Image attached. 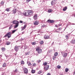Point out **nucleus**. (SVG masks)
Listing matches in <instances>:
<instances>
[{"label":"nucleus","mask_w":75,"mask_h":75,"mask_svg":"<svg viewBox=\"0 0 75 75\" xmlns=\"http://www.w3.org/2000/svg\"><path fill=\"white\" fill-rule=\"evenodd\" d=\"M34 13V11L33 10H29L24 11L23 13L24 16H32Z\"/></svg>","instance_id":"1"},{"label":"nucleus","mask_w":75,"mask_h":75,"mask_svg":"<svg viewBox=\"0 0 75 75\" xmlns=\"http://www.w3.org/2000/svg\"><path fill=\"white\" fill-rule=\"evenodd\" d=\"M13 23L14 24L16 25L14 27V28H17L18 26V25H19V22L18 21L15 20L13 21Z\"/></svg>","instance_id":"2"},{"label":"nucleus","mask_w":75,"mask_h":75,"mask_svg":"<svg viewBox=\"0 0 75 75\" xmlns=\"http://www.w3.org/2000/svg\"><path fill=\"white\" fill-rule=\"evenodd\" d=\"M36 50L37 51L38 54H41L42 52V49L40 48V47L38 46L37 48H36Z\"/></svg>","instance_id":"3"},{"label":"nucleus","mask_w":75,"mask_h":75,"mask_svg":"<svg viewBox=\"0 0 75 75\" xmlns=\"http://www.w3.org/2000/svg\"><path fill=\"white\" fill-rule=\"evenodd\" d=\"M11 32H9L7 33V34H6L4 36V37H7V36H8V38H10V37H11Z\"/></svg>","instance_id":"4"},{"label":"nucleus","mask_w":75,"mask_h":75,"mask_svg":"<svg viewBox=\"0 0 75 75\" xmlns=\"http://www.w3.org/2000/svg\"><path fill=\"white\" fill-rule=\"evenodd\" d=\"M23 70L24 74H27L28 73V69H27L25 68H24L23 69Z\"/></svg>","instance_id":"5"},{"label":"nucleus","mask_w":75,"mask_h":75,"mask_svg":"<svg viewBox=\"0 0 75 75\" xmlns=\"http://www.w3.org/2000/svg\"><path fill=\"white\" fill-rule=\"evenodd\" d=\"M14 49L15 50L16 52H17L18 51L19 49L18 48V46H16L14 47Z\"/></svg>","instance_id":"6"},{"label":"nucleus","mask_w":75,"mask_h":75,"mask_svg":"<svg viewBox=\"0 0 75 75\" xmlns=\"http://www.w3.org/2000/svg\"><path fill=\"white\" fill-rule=\"evenodd\" d=\"M33 19L35 20H36L38 19L37 18V14H35L34 16L33 17Z\"/></svg>","instance_id":"7"},{"label":"nucleus","mask_w":75,"mask_h":75,"mask_svg":"<svg viewBox=\"0 0 75 75\" xmlns=\"http://www.w3.org/2000/svg\"><path fill=\"white\" fill-rule=\"evenodd\" d=\"M47 22L50 23H53L54 22V21L53 20H51L50 19H49L47 21Z\"/></svg>","instance_id":"8"},{"label":"nucleus","mask_w":75,"mask_h":75,"mask_svg":"<svg viewBox=\"0 0 75 75\" xmlns=\"http://www.w3.org/2000/svg\"><path fill=\"white\" fill-rule=\"evenodd\" d=\"M44 38L46 40L47 39H48L49 38H50V36L48 35H45L44 36Z\"/></svg>","instance_id":"9"},{"label":"nucleus","mask_w":75,"mask_h":75,"mask_svg":"<svg viewBox=\"0 0 75 75\" xmlns=\"http://www.w3.org/2000/svg\"><path fill=\"white\" fill-rule=\"evenodd\" d=\"M62 56L63 57H67V53H63L62 54Z\"/></svg>","instance_id":"10"},{"label":"nucleus","mask_w":75,"mask_h":75,"mask_svg":"<svg viewBox=\"0 0 75 75\" xmlns=\"http://www.w3.org/2000/svg\"><path fill=\"white\" fill-rule=\"evenodd\" d=\"M49 68V65H47L46 66V67H44V69L46 71H47L48 69Z\"/></svg>","instance_id":"11"},{"label":"nucleus","mask_w":75,"mask_h":75,"mask_svg":"<svg viewBox=\"0 0 75 75\" xmlns=\"http://www.w3.org/2000/svg\"><path fill=\"white\" fill-rule=\"evenodd\" d=\"M34 25H38L39 24V22L37 21H35L34 23Z\"/></svg>","instance_id":"12"},{"label":"nucleus","mask_w":75,"mask_h":75,"mask_svg":"<svg viewBox=\"0 0 75 75\" xmlns=\"http://www.w3.org/2000/svg\"><path fill=\"white\" fill-rule=\"evenodd\" d=\"M67 7L66 6L65 7H64L63 9V11H66V10H67Z\"/></svg>","instance_id":"13"},{"label":"nucleus","mask_w":75,"mask_h":75,"mask_svg":"<svg viewBox=\"0 0 75 75\" xmlns=\"http://www.w3.org/2000/svg\"><path fill=\"white\" fill-rule=\"evenodd\" d=\"M11 44V42L9 41H7L6 42V44L7 45H10Z\"/></svg>","instance_id":"14"},{"label":"nucleus","mask_w":75,"mask_h":75,"mask_svg":"<svg viewBox=\"0 0 75 75\" xmlns=\"http://www.w3.org/2000/svg\"><path fill=\"white\" fill-rule=\"evenodd\" d=\"M71 42L72 43V44H75V40H72L71 41Z\"/></svg>","instance_id":"15"},{"label":"nucleus","mask_w":75,"mask_h":75,"mask_svg":"<svg viewBox=\"0 0 75 75\" xmlns=\"http://www.w3.org/2000/svg\"><path fill=\"white\" fill-rule=\"evenodd\" d=\"M1 50L2 51H4L6 50V48L4 47H2L1 48Z\"/></svg>","instance_id":"16"},{"label":"nucleus","mask_w":75,"mask_h":75,"mask_svg":"<svg viewBox=\"0 0 75 75\" xmlns=\"http://www.w3.org/2000/svg\"><path fill=\"white\" fill-rule=\"evenodd\" d=\"M42 72V70H40L38 72V74H41Z\"/></svg>","instance_id":"17"},{"label":"nucleus","mask_w":75,"mask_h":75,"mask_svg":"<svg viewBox=\"0 0 75 75\" xmlns=\"http://www.w3.org/2000/svg\"><path fill=\"white\" fill-rule=\"evenodd\" d=\"M52 11V9H49L48 10V13H51Z\"/></svg>","instance_id":"18"},{"label":"nucleus","mask_w":75,"mask_h":75,"mask_svg":"<svg viewBox=\"0 0 75 75\" xmlns=\"http://www.w3.org/2000/svg\"><path fill=\"white\" fill-rule=\"evenodd\" d=\"M56 58H57V57L54 55L53 57V60H55V59H56Z\"/></svg>","instance_id":"19"},{"label":"nucleus","mask_w":75,"mask_h":75,"mask_svg":"<svg viewBox=\"0 0 75 75\" xmlns=\"http://www.w3.org/2000/svg\"><path fill=\"white\" fill-rule=\"evenodd\" d=\"M48 64V63L47 62H45L43 63V65H44V66H46Z\"/></svg>","instance_id":"20"},{"label":"nucleus","mask_w":75,"mask_h":75,"mask_svg":"<svg viewBox=\"0 0 75 75\" xmlns=\"http://www.w3.org/2000/svg\"><path fill=\"white\" fill-rule=\"evenodd\" d=\"M40 44L42 45V44H44V41H41L40 42Z\"/></svg>","instance_id":"21"},{"label":"nucleus","mask_w":75,"mask_h":75,"mask_svg":"<svg viewBox=\"0 0 75 75\" xmlns=\"http://www.w3.org/2000/svg\"><path fill=\"white\" fill-rule=\"evenodd\" d=\"M68 71H69V69H68V68H66L65 71V72H67Z\"/></svg>","instance_id":"22"},{"label":"nucleus","mask_w":75,"mask_h":75,"mask_svg":"<svg viewBox=\"0 0 75 75\" xmlns=\"http://www.w3.org/2000/svg\"><path fill=\"white\" fill-rule=\"evenodd\" d=\"M21 64L22 65H24V64H25L24 62L23 61H22L21 62Z\"/></svg>","instance_id":"23"},{"label":"nucleus","mask_w":75,"mask_h":75,"mask_svg":"<svg viewBox=\"0 0 75 75\" xmlns=\"http://www.w3.org/2000/svg\"><path fill=\"white\" fill-rule=\"evenodd\" d=\"M35 72V71L34 70H32V74H34Z\"/></svg>","instance_id":"24"},{"label":"nucleus","mask_w":75,"mask_h":75,"mask_svg":"<svg viewBox=\"0 0 75 75\" xmlns=\"http://www.w3.org/2000/svg\"><path fill=\"white\" fill-rule=\"evenodd\" d=\"M54 56H56V57H57L58 55V52H56L54 54Z\"/></svg>","instance_id":"25"},{"label":"nucleus","mask_w":75,"mask_h":75,"mask_svg":"<svg viewBox=\"0 0 75 75\" xmlns=\"http://www.w3.org/2000/svg\"><path fill=\"white\" fill-rule=\"evenodd\" d=\"M32 44L33 45H35L36 44V43L35 42H33L32 43Z\"/></svg>","instance_id":"26"},{"label":"nucleus","mask_w":75,"mask_h":75,"mask_svg":"<svg viewBox=\"0 0 75 75\" xmlns=\"http://www.w3.org/2000/svg\"><path fill=\"white\" fill-rule=\"evenodd\" d=\"M65 37L66 38V40H68V39H69V38L68 37V35H66L65 36Z\"/></svg>","instance_id":"27"},{"label":"nucleus","mask_w":75,"mask_h":75,"mask_svg":"<svg viewBox=\"0 0 75 75\" xmlns=\"http://www.w3.org/2000/svg\"><path fill=\"white\" fill-rule=\"evenodd\" d=\"M6 63H4L3 64V67H6Z\"/></svg>","instance_id":"28"},{"label":"nucleus","mask_w":75,"mask_h":75,"mask_svg":"<svg viewBox=\"0 0 75 75\" xmlns=\"http://www.w3.org/2000/svg\"><path fill=\"white\" fill-rule=\"evenodd\" d=\"M17 29H16V30H13L12 32V33H15V32H16V31H17Z\"/></svg>","instance_id":"29"},{"label":"nucleus","mask_w":75,"mask_h":75,"mask_svg":"<svg viewBox=\"0 0 75 75\" xmlns=\"http://www.w3.org/2000/svg\"><path fill=\"white\" fill-rule=\"evenodd\" d=\"M61 66L59 65L57 66V68L58 69H60V68H61Z\"/></svg>","instance_id":"30"},{"label":"nucleus","mask_w":75,"mask_h":75,"mask_svg":"<svg viewBox=\"0 0 75 75\" xmlns=\"http://www.w3.org/2000/svg\"><path fill=\"white\" fill-rule=\"evenodd\" d=\"M6 10L7 11H10V9L9 8H6Z\"/></svg>","instance_id":"31"},{"label":"nucleus","mask_w":75,"mask_h":75,"mask_svg":"<svg viewBox=\"0 0 75 75\" xmlns=\"http://www.w3.org/2000/svg\"><path fill=\"white\" fill-rule=\"evenodd\" d=\"M28 65L29 66H30V65H31V63L30 62H29L28 63Z\"/></svg>","instance_id":"32"},{"label":"nucleus","mask_w":75,"mask_h":75,"mask_svg":"<svg viewBox=\"0 0 75 75\" xmlns=\"http://www.w3.org/2000/svg\"><path fill=\"white\" fill-rule=\"evenodd\" d=\"M14 72H17V69H16L15 70V71H14Z\"/></svg>","instance_id":"33"},{"label":"nucleus","mask_w":75,"mask_h":75,"mask_svg":"<svg viewBox=\"0 0 75 75\" xmlns=\"http://www.w3.org/2000/svg\"><path fill=\"white\" fill-rule=\"evenodd\" d=\"M41 60H37L38 62H41Z\"/></svg>","instance_id":"34"},{"label":"nucleus","mask_w":75,"mask_h":75,"mask_svg":"<svg viewBox=\"0 0 75 75\" xmlns=\"http://www.w3.org/2000/svg\"><path fill=\"white\" fill-rule=\"evenodd\" d=\"M27 25H24L23 28L25 29V28H26V27H27Z\"/></svg>","instance_id":"35"},{"label":"nucleus","mask_w":75,"mask_h":75,"mask_svg":"<svg viewBox=\"0 0 75 75\" xmlns=\"http://www.w3.org/2000/svg\"><path fill=\"white\" fill-rule=\"evenodd\" d=\"M31 1V0H26V2L27 3H28L29 1Z\"/></svg>","instance_id":"36"},{"label":"nucleus","mask_w":75,"mask_h":75,"mask_svg":"<svg viewBox=\"0 0 75 75\" xmlns=\"http://www.w3.org/2000/svg\"><path fill=\"white\" fill-rule=\"evenodd\" d=\"M1 4H2V5H3V4H4V2H3V1H2L1 2Z\"/></svg>","instance_id":"37"},{"label":"nucleus","mask_w":75,"mask_h":75,"mask_svg":"<svg viewBox=\"0 0 75 75\" xmlns=\"http://www.w3.org/2000/svg\"><path fill=\"white\" fill-rule=\"evenodd\" d=\"M25 29L23 27L22 28L21 31H23V30H25Z\"/></svg>","instance_id":"38"},{"label":"nucleus","mask_w":75,"mask_h":75,"mask_svg":"<svg viewBox=\"0 0 75 75\" xmlns=\"http://www.w3.org/2000/svg\"><path fill=\"white\" fill-rule=\"evenodd\" d=\"M36 64H34L33 65V67H35V66H36Z\"/></svg>","instance_id":"39"},{"label":"nucleus","mask_w":75,"mask_h":75,"mask_svg":"<svg viewBox=\"0 0 75 75\" xmlns=\"http://www.w3.org/2000/svg\"><path fill=\"white\" fill-rule=\"evenodd\" d=\"M15 11H14V10H13V11L14 12V13H16V10H15Z\"/></svg>","instance_id":"40"},{"label":"nucleus","mask_w":75,"mask_h":75,"mask_svg":"<svg viewBox=\"0 0 75 75\" xmlns=\"http://www.w3.org/2000/svg\"><path fill=\"white\" fill-rule=\"evenodd\" d=\"M62 30V28H58L59 30Z\"/></svg>","instance_id":"41"},{"label":"nucleus","mask_w":75,"mask_h":75,"mask_svg":"<svg viewBox=\"0 0 75 75\" xmlns=\"http://www.w3.org/2000/svg\"><path fill=\"white\" fill-rule=\"evenodd\" d=\"M25 55H29V54H28V53H25Z\"/></svg>","instance_id":"42"},{"label":"nucleus","mask_w":75,"mask_h":75,"mask_svg":"<svg viewBox=\"0 0 75 75\" xmlns=\"http://www.w3.org/2000/svg\"><path fill=\"white\" fill-rule=\"evenodd\" d=\"M47 75H51V74L50 73H48L47 74Z\"/></svg>","instance_id":"43"},{"label":"nucleus","mask_w":75,"mask_h":75,"mask_svg":"<svg viewBox=\"0 0 75 75\" xmlns=\"http://www.w3.org/2000/svg\"><path fill=\"white\" fill-rule=\"evenodd\" d=\"M51 4L52 5H54V3H53V1H52L51 2Z\"/></svg>","instance_id":"44"},{"label":"nucleus","mask_w":75,"mask_h":75,"mask_svg":"<svg viewBox=\"0 0 75 75\" xmlns=\"http://www.w3.org/2000/svg\"><path fill=\"white\" fill-rule=\"evenodd\" d=\"M20 22L21 23H23V22L21 21H20Z\"/></svg>","instance_id":"45"},{"label":"nucleus","mask_w":75,"mask_h":75,"mask_svg":"<svg viewBox=\"0 0 75 75\" xmlns=\"http://www.w3.org/2000/svg\"><path fill=\"white\" fill-rule=\"evenodd\" d=\"M10 27L11 28H12V27H13V25H11L10 26Z\"/></svg>","instance_id":"46"},{"label":"nucleus","mask_w":75,"mask_h":75,"mask_svg":"<svg viewBox=\"0 0 75 75\" xmlns=\"http://www.w3.org/2000/svg\"><path fill=\"white\" fill-rule=\"evenodd\" d=\"M55 27H58V25H55Z\"/></svg>","instance_id":"47"},{"label":"nucleus","mask_w":75,"mask_h":75,"mask_svg":"<svg viewBox=\"0 0 75 75\" xmlns=\"http://www.w3.org/2000/svg\"><path fill=\"white\" fill-rule=\"evenodd\" d=\"M24 32H22V34H24Z\"/></svg>","instance_id":"48"},{"label":"nucleus","mask_w":75,"mask_h":75,"mask_svg":"<svg viewBox=\"0 0 75 75\" xmlns=\"http://www.w3.org/2000/svg\"><path fill=\"white\" fill-rule=\"evenodd\" d=\"M1 41H2L1 40H0V42H1Z\"/></svg>","instance_id":"49"},{"label":"nucleus","mask_w":75,"mask_h":75,"mask_svg":"<svg viewBox=\"0 0 75 75\" xmlns=\"http://www.w3.org/2000/svg\"><path fill=\"white\" fill-rule=\"evenodd\" d=\"M11 28L10 27L9 28V29H10H10H11Z\"/></svg>","instance_id":"50"},{"label":"nucleus","mask_w":75,"mask_h":75,"mask_svg":"<svg viewBox=\"0 0 75 75\" xmlns=\"http://www.w3.org/2000/svg\"><path fill=\"white\" fill-rule=\"evenodd\" d=\"M15 55H17V53H15Z\"/></svg>","instance_id":"51"},{"label":"nucleus","mask_w":75,"mask_h":75,"mask_svg":"<svg viewBox=\"0 0 75 75\" xmlns=\"http://www.w3.org/2000/svg\"><path fill=\"white\" fill-rule=\"evenodd\" d=\"M74 17H75V14H74Z\"/></svg>","instance_id":"52"},{"label":"nucleus","mask_w":75,"mask_h":75,"mask_svg":"<svg viewBox=\"0 0 75 75\" xmlns=\"http://www.w3.org/2000/svg\"><path fill=\"white\" fill-rule=\"evenodd\" d=\"M52 1H55L54 0H52Z\"/></svg>","instance_id":"53"}]
</instances>
